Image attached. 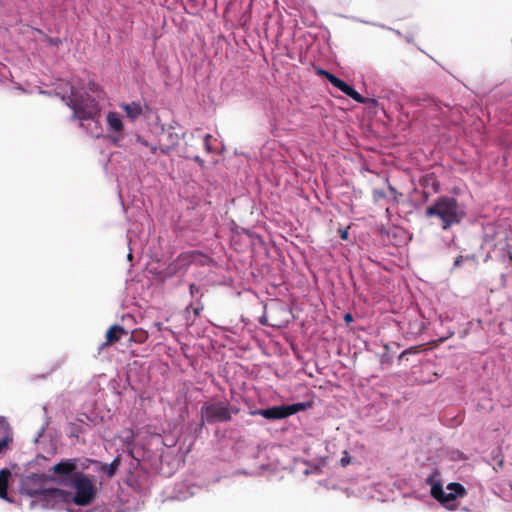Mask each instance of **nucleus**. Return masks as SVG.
Masks as SVG:
<instances>
[{"label":"nucleus","instance_id":"1","mask_svg":"<svg viewBox=\"0 0 512 512\" xmlns=\"http://www.w3.org/2000/svg\"><path fill=\"white\" fill-rule=\"evenodd\" d=\"M67 106L73 111L72 119L80 122V127L85 128V122L91 121L95 125L96 132L92 134L99 137L101 134V108L98 101L88 93H80L70 86V95L62 96Z\"/></svg>","mask_w":512,"mask_h":512},{"label":"nucleus","instance_id":"2","mask_svg":"<svg viewBox=\"0 0 512 512\" xmlns=\"http://www.w3.org/2000/svg\"><path fill=\"white\" fill-rule=\"evenodd\" d=\"M425 216L439 218L442 229L448 230L453 225L461 223L465 217V212L454 197L441 196L426 208Z\"/></svg>","mask_w":512,"mask_h":512},{"label":"nucleus","instance_id":"3","mask_svg":"<svg viewBox=\"0 0 512 512\" xmlns=\"http://www.w3.org/2000/svg\"><path fill=\"white\" fill-rule=\"evenodd\" d=\"M70 485L75 489V494L72 498L74 504L88 506L96 499L97 487L93 479L83 472L74 474Z\"/></svg>","mask_w":512,"mask_h":512},{"label":"nucleus","instance_id":"4","mask_svg":"<svg viewBox=\"0 0 512 512\" xmlns=\"http://www.w3.org/2000/svg\"><path fill=\"white\" fill-rule=\"evenodd\" d=\"M23 491L28 496L43 502V506L48 507L52 503L66 501L69 493L60 488L32 489L28 487V482H24Z\"/></svg>","mask_w":512,"mask_h":512},{"label":"nucleus","instance_id":"5","mask_svg":"<svg viewBox=\"0 0 512 512\" xmlns=\"http://www.w3.org/2000/svg\"><path fill=\"white\" fill-rule=\"evenodd\" d=\"M231 409L226 402L205 403L201 408L202 420L210 424L227 422L232 418Z\"/></svg>","mask_w":512,"mask_h":512},{"label":"nucleus","instance_id":"6","mask_svg":"<svg viewBox=\"0 0 512 512\" xmlns=\"http://www.w3.org/2000/svg\"><path fill=\"white\" fill-rule=\"evenodd\" d=\"M447 489L450 491L449 493L443 490L441 484L434 483L431 487V495L441 503H449L454 501L457 497L465 496L467 493L465 487L456 482L448 484Z\"/></svg>","mask_w":512,"mask_h":512},{"label":"nucleus","instance_id":"7","mask_svg":"<svg viewBox=\"0 0 512 512\" xmlns=\"http://www.w3.org/2000/svg\"><path fill=\"white\" fill-rule=\"evenodd\" d=\"M78 462V458L64 459L56 463L51 468V470L54 474L61 476L65 479H67V477H70V481H72L74 474L81 473V471H77Z\"/></svg>","mask_w":512,"mask_h":512},{"label":"nucleus","instance_id":"8","mask_svg":"<svg viewBox=\"0 0 512 512\" xmlns=\"http://www.w3.org/2000/svg\"><path fill=\"white\" fill-rule=\"evenodd\" d=\"M179 142L180 136L178 133L171 130L163 131L159 138V150L162 154H168L175 149Z\"/></svg>","mask_w":512,"mask_h":512},{"label":"nucleus","instance_id":"9","mask_svg":"<svg viewBox=\"0 0 512 512\" xmlns=\"http://www.w3.org/2000/svg\"><path fill=\"white\" fill-rule=\"evenodd\" d=\"M331 84L338 88L341 92L352 98L354 101L365 104L367 103V99L364 98L361 94H359L353 87L348 85L346 82L336 77L331 80Z\"/></svg>","mask_w":512,"mask_h":512},{"label":"nucleus","instance_id":"10","mask_svg":"<svg viewBox=\"0 0 512 512\" xmlns=\"http://www.w3.org/2000/svg\"><path fill=\"white\" fill-rule=\"evenodd\" d=\"M126 334H127V331L124 329V327H122L120 325L111 326L106 332L105 342H103L99 346V351H101L102 349H104L107 346H111V345L117 343Z\"/></svg>","mask_w":512,"mask_h":512},{"label":"nucleus","instance_id":"11","mask_svg":"<svg viewBox=\"0 0 512 512\" xmlns=\"http://www.w3.org/2000/svg\"><path fill=\"white\" fill-rule=\"evenodd\" d=\"M252 415H261L262 417L275 420V419H284L287 417L285 405L281 406H273L267 409H259L251 412Z\"/></svg>","mask_w":512,"mask_h":512},{"label":"nucleus","instance_id":"12","mask_svg":"<svg viewBox=\"0 0 512 512\" xmlns=\"http://www.w3.org/2000/svg\"><path fill=\"white\" fill-rule=\"evenodd\" d=\"M190 265H192V260L190 251H187L179 254L178 257L170 264L169 269L173 273H177L180 270L187 269Z\"/></svg>","mask_w":512,"mask_h":512},{"label":"nucleus","instance_id":"13","mask_svg":"<svg viewBox=\"0 0 512 512\" xmlns=\"http://www.w3.org/2000/svg\"><path fill=\"white\" fill-rule=\"evenodd\" d=\"M11 476L12 474L9 469L4 468L0 470V498L9 503L13 502L8 496V486Z\"/></svg>","mask_w":512,"mask_h":512},{"label":"nucleus","instance_id":"14","mask_svg":"<svg viewBox=\"0 0 512 512\" xmlns=\"http://www.w3.org/2000/svg\"><path fill=\"white\" fill-rule=\"evenodd\" d=\"M106 120L110 131L122 135L124 125L118 113L109 112L107 114Z\"/></svg>","mask_w":512,"mask_h":512},{"label":"nucleus","instance_id":"15","mask_svg":"<svg viewBox=\"0 0 512 512\" xmlns=\"http://www.w3.org/2000/svg\"><path fill=\"white\" fill-rule=\"evenodd\" d=\"M120 107L125 111L127 117L134 121L143 113V109L140 103L131 102L121 104Z\"/></svg>","mask_w":512,"mask_h":512},{"label":"nucleus","instance_id":"16","mask_svg":"<svg viewBox=\"0 0 512 512\" xmlns=\"http://www.w3.org/2000/svg\"><path fill=\"white\" fill-rule=\"evenodd\" d=\"M11 442L12 437L10 436L8 426L3 421H0V454L9 448Z\"/></svg>","mask_w":512,"mask_h":512},{"label":"nucleus","instance_id":"17","mask_svg":"<svg viewBox=\"0 0 512 512\" xmlns=\"http://www.w3.org/2000/svg\"><path fill=\"white\" fill-rule=\"evenodd\" d=\"M190 256L192 260V265L194 264L197 266H207L213 262V260L209 256L200 251H190Z\"/></svg>","mask_w":512,"mask_h":512},{"label":"nucleus","instance_id":"18","mask_svg":"<svg viewBox=\"0 0 512 512\" xmlns=\"http://www.w3.org/2000/svg\"><path fill=\"white\" fill-rule=\"evenodd\" d=\"M121 465V457L118 455L110 464H103L100 471L108 478H112Z\"/></svg>","mask_w":512,"mask_h":512},{"label":"nucleus","instance_id":"19","mask_svg":"<svg viewBox=\"0 0 512 512\" xmlns=\"http://www.w3.org/2000/svg\"><path fill=\"white\" fill-rule=\"evenodd\" d=\"M310 406H311L310 403H304V402L294 403L291 405H285L287 417H289L299 411H303Z\"/></svg>","mask_w":512,"mask_h":512},{"label":"nucleus","instance_id":"20","mask_svg":"<svg viewBox=\"0 0 512 512\" xmlns=\"http://www.w3.org/2000/svg\"><path fill=\"white\" fill-rule=\"evenodd\" d=\"M200 140L203 142L204 149L207 153H211L213 151L212 145H211V139L212 135L206 134L203 137H199Z\"/></svg>","mask_w":512,"mask_h":512},{"label":"nucleus","instance_id":"21","mask_svg":"<svg viewBox=\"0 0 512 512\" xmlns=\"http://www.w3.org/2000/svg\"><path fill=\"white\" fill-rule=\"evenodd\" d=\"M316 73L317 75L319 76H323L325 77L330 83H331V80H333L334 78H336L335 75H333L332 73L324 70V69H321V68H317L316 69Z\"/></svg>","mask_w":512,"mask_h":512},{"label":"nucleus","instance_id":"22","mask_svg":"<svg viewBox=\"0 0 512 512\" xmlns=\"http://www.w3.org/2000/svg\"><path fill=\"white\" fill-rule=\"evenodd\" d=\"M386 197V194L383 190L381 189H374L373 190V199L375 201H379L381 199H384Z\"/></svg>","mask_w":512,"mask_h":512},{"label":"nucleus","instance_id":"23","mask_svg":"<svg viewBox=\"0 0 512 512\" xmlns=\"http://www.w3.org/2000/svg\"><path fill=\"white\" fill-rule=\"evenodd\" d=\"M388 188H389V191L393 194L395 200H397L398 197L401 196V194L398 193V191L392 185H389Z\"/></svg>","mask_w":512,"mask_h":512},{"label":"nucleus","instance_id":"24","mask_svg":"<svg viewBox=\"0 0 512 512\" xmlns=\"http://www.w3.org/2000/svg\"><path fill=\"white\" fill-rule=\"evenodd\" d=\"M346 455L344 457L341 458L340 462H341V465L343 467L347 466L349 463H350V457L348 456L347 453H345Z\"/></svg>","mask_w":512,"mask_h":512},{"label":"nucleus","instance_id":"25","mask_svg":"<svg viewBox=\"0 0 512 512\" xmlns=\"http://www.w3.org/2000/svg\"><path fill=\"white\" fill-rule=\"evenodd\" d=\"M136 140H137L138 143H140L141 145H143L145 147H149L150 146V144L144 138H142L141 136H137Z\"/></svg>","mask_w":512,"mask_h":512},{"label":"nucleus","instance_id":"26","mask_svg":"<svg viewBox=\"0 0 512 512\" xmlns=\"http://www.w3.org/2000/svg\"><path fill=\"white\" fill-rule=\"evenodd\" d=\"M189 289H190L191 295H194L195 293H197L199 291V287L196 286L195 284H191Z\"/></svg>","mask_w":512,"mask_h":512},{"label":"nucleus","instance_id":"27","mask_svg":"<svg viewBox=\"0 0 512 512\" xmlns=\"http://www.w3.org/2000/svg\"><path fill=\"white\" fill-rule=\"evenodd\" d=\"M193 160L198 163L200 166H203L204 165V160L200 157V156H194L193 157Z\"/></svg>","mask_w":512,"mask_h":512},{"label":"nucleus","instance_id":"28","mask_svg":"<svg viewBox=\"0 0 512 512\" xmlns=\"http://www.w3.org/2000/svg\"><path fill=\"white\" fill-rule=\"evenodd\" d=\"M340 237L343 240H347L348 239V231L347 230L341 231Z\"/></svg>","mask_w":512,"mask_h":512},{"label":"nucleus","instance_id":"29","mask_svg":"<svg viewBox=\"0 0 512 512\" xmlns=\"http://www.w3.org/2000/svg\"><path fill=\"white\" fill-rule=\"evenodd\" d=\"M462 259H463V257H462V256L457 257V258H456V260L454 261V266H455V267L460 266V265H461V262H462Z\"/></svg>","mask_w":512,"mask_h":512},{"label":"nucleus","instance_id":"30","mask_svg":"<svg viewBox=\"0 0 512 512\" xmlns=\"http://www.w3.org/2000/svg\"><path fill=\"white\" fill-rule=\"evenodd\" d=\"M150 150L152 153H156V151L159 149V145L156 146V145H150L149 146Z\"/></svg>","mask_w":512,"mask_h":512},{"label":"nucleus","instance_id":"31","mask_svg":"<svg viewBox=\"0 0 512 512\" xmlns=\"http://www.w3.org/2000/svg\"><path fill=\"white\" fill-rule=\"evenodd\" d=\"M344 319H345V321H346V322H350V321H352V316H351V314H346V315L344 316Z\"/></svg>","mask_w":512,"mask_h":512},{"label":"nucleus","instance_id":"32","mask_svg":"<svg viewBox=\"0 0 512 512\" xmlns=\"http://www.w3.org/2000/svg\"><path fill=\"white\" fill-rule=\"evenodd\" d=\"M410 352V350H405L401 353L400 355V358L403 357L404 355L408 354Z\"/></svg>","mask_w":512,"mask_h":512},{"label":"nucleus","instance_id":"33","mask_svg":"<svg viewBox=\"0 0 512 512\" xmlns=\"http://www.w3.org/2000/svg\"><path fill=\"white\" fill-rule=\"evenodd\" d=\"M119 141V137H113V142L116 144Z\"/></svg>","mask_w":512,"mask_h":512}]
</instances>
